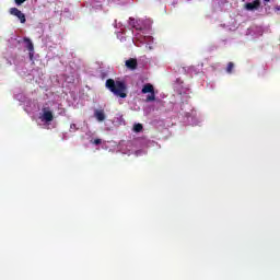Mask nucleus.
Masks as SVG:
<instances>
[{"mask_svg":"<svg viewBox=\"0 0 280 280\" xmlns=\"http://www.w3.org/2000/svg\"><path fill=\"white\" fill-rule=\"evenodd\" d=\"M105 86L116 97H121L122 100H126V97H128V86L126 85L125 81H115L113 79H107Z\"/></svg>","mask_w":280,"mask_h":280,"instance_id":"f257e3e1","label":"nucleus"},{"mask_svg":"<svg viewBox=\"0 0 280 280\" xmlns=\"http://www.w3.org/2000/svg\"><path fill=\"white\" fill-rule=\"evenodd\" d=\"M143 94L150 93L147 96L145 102H154L156 100V94H154V85L147 83L143 85L142 91Z\"/></svg>","mask_w":280,"mask_h":280,"instance_id":"f03ea898","label":"nucleus"},{"mask_svg":"<svg viewBox=\"0 0 280 280\" xmlns=\"http://www.w3.org/2000/svg\"><path fill=\"white\" fill-rule=\"evenodd\" d=\"M11 16H16V19H19L20 23L24 24L26 23L27 19L25 18L24 13L21 12V10H19L18 8H11L9 10Z\"/></svg>","mask_w":280,"mask_h":280,"instance_id":"7ed1b4c3","label":"nucleus"},{"mask_svg":"<svg viewBox=\"0 0 280 280\" xmlns=\"http://www.w3.org/2000/svg\"><path fill=\"white\" fill-rule=\"evenodd\" d=\"M125 67L129 69V71H135L137 67H139V63L136 58H130L125 61Z\"/></svg>","mask_w":280,"mask_h":280,"instance_id":"20e7f679","label":"nucleus"},{"mask_svg":"<svg viewBox=\"0 0 280 280\" xmlns=\"http://www.w3.org/2000/svg\"><path fill=\"white\" fill-rule=\"evenodd\" d=\"M261 2L259 0H254L253 2H247L245 9L253 12V10H259Z\"/></svg>","mask_w":280,"mask_h":280,"instance_id":"39448f33","label":"nucleus"},{"mask_svg":"<svg viewBox=\"0 0 280 280\" xmlns=\"http://www.w3.org/2000/svg\"><path fill=\"white\" fill-rule=\"evenodd\" d=\"M23 42L26 44V48L30 51L31 58H33L32 51H34V44L32 43V39L30 37H24Z\"/></svg>","mask_w":280,"mask_h":280,"instance_id":"423d86ee","label":"nucleus"},{"mask_svg":"<svg viewBox=\"0 0 280 280\" xmlns=\"http://www.w3.org/2000/svg\"><path fill=\"white\" fill-rule=\"evenodd\" d=\"M94 117L97 121H104L106 119V114L104 113V109H96L94 112Z\"/></svg>","mask_w":280,"mask_h":280,"instance_id":"0eeeda50","label":"nucleus"},{"mask_svg":"<svg viewBox=\"0 0 280 280\" xmlns=\"http://www.w3.org/2000/svg\"><path fill=\"white\" fill-rule=\"evenodd\" d=\"M42 119L46 122L54 121V113L50 110H44Z\"/></svg>","mask_w":280,"mask_h":280,"instance_id":"6e6552de","label":"nucleus"},{"mask_svg":"<svg viewBox=\"0 0 280 280\" xmlns=\"http://www.w3.org/2000/svg\"><path fill=\"white\" fill-rule=\"evenodd\" d=\"M233 69H235V63L230 61L226 67V73H233Z\"/></svg>","mask_w":280,"mask_h":280,"instance_id":"1a4fd4ad","label":"nucleus"},{"mask_svg":"<svg viewBox=\"0 0 280 280\" xmlns=\"http://www.w3.org/2000/svg\"><path fill=\"white\" fill-rule=\"evenodd\" d=\"M143 130L142 124H136L133 125V132H141Z\"/></svg>","mask_w":280,"mask_h":280,"instance_id":"9d476101","label":"nucleus"},{"mask_svg":"<svg viewBox=\"0 0 280 280\" xmlns=\"http://www.w3.org/2000/svg\"><path fill=\"white\" fill-rule=\"evenodd\" d=\"M94 145H102V139L97 138L92 141Z\"/></svg>","mask_w":280,"mask_h":280,"instance_id":"9b49d317","label":"nucleus"},{"mask_svg":"<svg viewBox=\"0 0 280 280\" xmlns=\"http://www.w3.org/2000/svg\"><path fill=\"white\" fill-rule=\"evenodd\" d=\"M24 1H27V0H15V4H18V5H23V2Z\"/></svg>","mask_w":280,"mask_h":280,"instance_id":"f8f14e48","label":"nucleus"},{"mask_svg":"<svg viewBox=\"0 0 280 280\" xmlns=\"http://www.w3.org/2000/svg\"><path fill=\"white\" fill-rule=\"evenodd\" d=\"M129 24L132 25V18L129 19Z\"/></svg>","mask_w":280,"mask_h":280,"instance_id":"ddd939ff","label":"nucleus"},{"mask_svg":"<svg viewBox=\"0 0 280 280\" xmlns=\"http://www.w3.org/2000/svg\"><path fill=\"white\" fill-rule=\"evenodd\" d=\"M70 128H75V124L70 125Z\"/></svg>","mask_w":280,"mask_h":280,"instance_id":"4468645a","label":"nucleus"},{"mask_svg":"<svg viewBox=\"0 0 280 280\" xmlns=\"http://www.w3.org/2000/svg\"><path fill=\"white\" fill-rule=\"evenodd\" d=\"M264 1L268 2V1H270V0H264Z\"/></svg>","mask_w":280,"mask_h":280,"instance_id":"2eb2a0df","label":"nucleus"}]
</instances>
